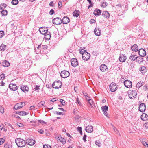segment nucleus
Returning a JSON list of instances; mask_svg holds the SVG:
<instances>
[{
	"label": "nucleus",
	"mask_w": 148,
	"mask_h": 148,
	"mask_svg": "<svg viewBox=\"0 0 148 148\" xmlns=\"http://www.w3.org/2000/svg\"><path fill=\"white\" fill-rule=\"evenodd\" d=\"M100 69L102 72H104L108 70V68L106 65L102 64L100 66Z\"/></svg>",
	"instance_id": "obj_18"
},
{
	"label": "nucleus",
	"mask_w": 148,
	"mask_h": 148,
	"mask_svg": "<svg viewBox=\"0 0 148 148\" xmlns=\"http://www.w3.org/2000/svg\"><path fill=\"white\" fill-rule=\"evenodd\" d=\"M90 22L91 24H92L95 22V21L93 19H92L90 21Z\"/></svg>",
	"instance_id": "obj_64"
},
{
	"label": "nucleus",
	"mask_w": 148,
	"mask_h": 148,
	"mask_svg": "<svg viewBox=\"0 0 148 148\" xmlns=\"http://www.w3.org/2000/svg\"><path fill=\"white\" fill-rule=\"evenodd\" d=\"M139 70L141 71V73L143 74H145L147 71V69L144 66L141 67L140 68Z\"/></svg>",
	"instance_id": "obj_28"
},
{
	"label": "nucleus",
	"mask_w": 148,
	"mask_h": 148,
	"mask_svg": "<svg viewBox=\"0 0 148 148\" xmlns=\"http://www.w3.org/2000/svg\"><path fill=\"white\" fill-rule=\"evenodd\" d=\"M76 103H77L80 106L81 105V103L79 101V100L78 98H77V99L76 100Z\"/></svg>",
	"instance_id": "obj_52"
},
{
	"label": "nucleus",
	"mask_w": 148,
	"mask_h": 148,
	"mask_svg": "<svg viewBox=\"0 0 148 148\" xmlns=\"http://www.w3.org/2000/svg\"><path fill=\"white\" fill-rule=\"evenodd\" d=\"M56 139L60 141V142H62V137L60 136L56 137Z\"/></svg>",
	"instance_id": "obj_42"
},
{
	"label": "nucleus",
	"mask_w": 148,
	"mask_h": 148,
	"mask_svg": "<svg viewBox=\"0 0 148 148\" xmlns=\"http://www.w3.org/2000/svg\"><path fill=\"white\" fill-rule=\"evenodd\" d=\"M45 102L43 101H41L38 104V105H39L40 106H43Z\"/></svg>",
	"instance_id": "obj_53"
},
{
	"label": "nucleus",
	"mask_w": 148,
	"mask_h": 148,
	"mask_svg": "<svg viewBox=\"0 0 148 148\" xmlns=\"http://www.w3.org/2000/svg\"><path fill=\"white\" fill-rule=\"evenodd\" d=\"M19 86L21 90L24 92H27L29 90V88L27 86L22 84L20 85Z\"/></svg>",
	"instance_id": "obj_12"
},
{
	"label": "nucleus",
	"mask_w": 148,
	"mask_h": 148,
	"mask_svg": "<svg viewBox=\"0 0 148 148\" xmlns=\"http://www.w3.org/2000/svg\"><path fill=\"white\" fill-rule=\"evenodd\" d=\"M95 143L99 147H100L101 145V143L99 141H95Z\"/></svg>",
	"instance_id": "obj_44"
},
{
	"label": "nucleus",
	"mask_w": 148,
	"mask_h": 148,
	"mask_svg": "<svg viewBox=\"0 0 148 148\" xmlns=\"http://www.w3.org/2000/svg\"><path fill=\"white\" fill-rule=\"evenodd\" d=\"M5 77V75L4 74L2 73L0 75V79H1L3 78V79H4Z\"/></svg>",
	"instance_id": "obj_46"
},
{
	"label": "nucleus",
	"mask_w": 148,
	"mask_h": 148,
	"mask_svg": "<svg viewBox=\"0 0 148 148\" xmlns=\"http://www.w3.org/2000/svg\"><path fill=\"white\" fill-rule=\"evenodd\" d=\"M85 130L88 133H91L93 130V127L91 125L87 126Z\"/></svg>",
	"instance_id": "obj_19"
},
{
	"label": "nucleus",
	"mask_w": 148,
	"mask_h": 148,
	"mask_svg": "<svg viewBox=\"0 0 148 148\" xmlns=\"http://www.w3.org/2000/svg\"><path fill=\"white\" fill-rule=\"evenodd\" d=\"M144 126L146 128H148V123H145L144 124Z\"/></svg>",
	"instance_id": "obj_59"
},
{
	"label": "nucleus",
	"mask_w": 148,
	"mask_h": 148,
	"mask_svg": "<svg viewBox=\"0 0 148 148\" xmlns=\"http://www.w3.org/2000/svg\"><path fill=\"white\" fill-rule=\"evenodd\" d=\"M71 62L72 65L73 67L76 66L78 63L77 59L76 58H73L71 59Z\"/></svg>",
	"instance_id": "obj_13"
},
{
	"label": "nucleus",
	"mask_w": 148,
	"mask_h": 148,
	"mask_svg": "<svg viewBox=\"0 0 148 148\" xmlns=\"http://www.w3.org/2000/svg\"><path fill=\"white\" fill-rule=\"evenodd\" d=\"M88 101L89 103L90 104V105L91 107H93V106H92V104L93 103V101L92 100H91V99H88Z\"/></svg>",
	"instance_id": "obj_41"
},
{
	"label": "nucleus",
	"mask_w": 148,
	"mask_h": 148,
	"mask_svg": "<svg viewBox=\"0 0 148 148\" xmlns=\"http://www.w3.org/2000/svg\"><path fill=\"white\" fill-rule=\"evenodd\" d=\"M146 51L143 49H140L139 50L138 54L141 57H144L146 55Z\"/></svg>",
	"instance_id": "obj_16"
},
{
	"label": "nucleus",
	"mask_w": 148,
	"mask_h": 148,
	"mask_svg": "<svg viewBox=\"0 0 148 148\" xmlns=\"http://www.w3.org/2000/svg\"><path fill=\"white\" fill-rule=\"evenodd\" d=\"M7 49L6 46L4 44H2L0 46V51H4Z\"/></svg>",
	"instance_id": "obj_33"
},
{
	"label": "nucleus",
	"mask_w": 148,
	"mask_h": 148,
	"mask_svg": "<svg viewBox=\"0 0 148 148\" xmlns=\"http://www.w3.org/2000/svg\"><path fill=\"white\" fill-rule=\"evenodd\" d=\"M62 20V23L63 24H66L69 23L70 22V19L67 16H64Z\"/></svg>",
	"instance_id": "obj_15"
},
{
	"label": "nucleus",
	"mask_w": 148,
	"mask_h": 148,
	"mask_svg": "<svg viewBox=\"0 0 148 148\" xmlns=\"http://www.w3.org/2000/svg\"><path fill=\"white\" fill-rule=\"evenodd\" d=\"M108 4L106 2H102L101 4V6L103 8H104L107 6Z\"/></svg>",
	"instance_id": "obj_39"
},
{
	"label": "nucleus",
	"mask_w": 148,
	"mask_h": 148,
	"mask_svg": "<svg viewBox=\"0 0 148 148\" xmlns=\"http://www.w3.org/2000/svg\"><path fill=\"white\" fill-rule=\"evenodd\" d=\"M17 124L18 126L21 127H22L23 126V124L19 123H17Z\"/></svg>",
	"instance_id": "obj_57"
},
{
	"label": "nucleus",
	"mask_w": 148,
	"mask_h": 148,
	"mask_svg": "<svg viewBox=\"0 0 148 148\" xmlns=\"http://www.w3.org/2000/svg\"><path fill=\"white\" fill-rule=\"evenodd\" d=\"M44 38L46 40H49L50 39L51 37V34L49 32H46V33L44 34Z\"/></svg>",
	"instance_id": "obj_20"
},
{
	"label": "nucleus",
	"mask_w": 148,
	"mask_h": 148,
	"mask_svg": "<svg viewBox=\"0 0 148 148\" xmlns=\"http://www.w3.org/2000/svg\"><path fill=\"white\" fill-rule=\"evenodd\" d=\"M15 143L18 147H20L25 146L26 144L25 141L23 139L19 138H17L16 139Z\"/></svg>",
	"instance_id": "obj_1"
},
{
	"label": "nucleus",
	"mask_w": 148,
	"mask_h": 148,
	"mask_svg": "<svg viewBox=\"0 0 148 148\" xmlns=\"http://www.w3.org/2000/svg\"><path fill=\"white\" fill-rule=\"evenodd\" d=\"M39 30L41 34H44L46 33V32H48V29L47 28L45 27L40 28Z\"/></svg>",
	"instance_id": "obj_11"
},
{
	"label": "nucleus",
	"mask_w": 148,
	"mask_h": 148,
	"mask_svg": "<svg viewBox=\"0 0 148 148\" xmlns=\"http://www.w3.org/2000/svg\"><path fill=\"white\" fill-rule=\"evenodd\" d=\"M2 16H6L7 14V11L6 10H3L1 12Z\"/></svg>",
	"instance_id": "obj_35"
},
{
	"label": "nucleus",
	"mask_w": 148,
	"mask_h": 148,
	"mask_svg": "<svg viewBox=\"0 0 148 148\" xmlns=\"http://www.w3.org/2000/svg\"><path fill=\"white\" fill-rule=\"evenodd\" d=\"M16 114L21 116L26 115L28 114V113H27L24 111H16Z\"/></svg>",
	"instance_id": "obj_30"
},
{
	"label": "nucleus",
	"mask_w": 148,
	"mask_h": 148,
	"mask_svg": "<svg viewBox=\"0 0 148 148\" xmlns=\"http://www.w3.org/2000/svg\"><path fill=\"white\" fill-rule=\"evenodd\" d=\"M146 109V105L145 104L142 103L139 106V110L143 112L145 111Z\"/></svg>",
	"instance_id": "obj_14"
},
{
	"label": "nucleus",
	"mask_w": 148,
	"mask_h": 148,
	"mask_svg": "<svg viewBox=\"0 0 148 148\" xmlns=\"http://www.w3.org/2000/svg\"><path fill=\"white\" fill-rule=\"evenodd\" d=\"M62 6V2L61 1H60L58 4V7L59 8H61Z\"/></svg>",
	"instance_id": "obj_50"
},
{
	"label": "nucleus",
	"mask_w": 148,
	"mask_h": 148,
	"mask_svg": "<svg viewBox=\"0 0 148 148\" xmlns=\"http://www.w3.org/2000/svg\"><path fill=\"white\" fill-rule=\"evenodd\" d=\"M6 6V4L5 3H3L1 4L0 5V9L1 10H4V9L5 8Z\"/></svg>",
	"instance_id": "obj_36"
},
{
	"label": "nucleus",
	"mask_w": 148,
	"mask_h": 148,
	"mask_svg": "<svg viewBox=\"0 0 148 148\" xmlns=\"http://www.w3.org/2000/svg\"><path fill=\"white\" fill-rule=\"evenodd\" d=\"M101 109L103 112L104 114L107 117H108V114L107 113V112L108 110V107L106 105H105L101 107Z\"/></svg>",
	"instance_id": "obj_9"
},
{
	"label": "nucleus",
	"mask_w": 148,
	"mask_h": 148,
	"mask_svg": "<svg viewBox=\"0 0 148 148\" xmlns=\"http://www.w3.org/2000/svg\"><path fill=\"white\" fill-rule=\"evenodd\" d=\"M102 15L104 17L108 18L110 17V14L107 11H105L103 12L102 13Z\"/></svg>",
	"instance_id": "obj_23"
},
{
	"label": "nucleus",
	"mask_w": 148,
	"mask_h": 148,
	"mask_svg": "<svg viewBox=\"0 0 148 148\" xmlns=\"http://www.w3.org/2000/svg\"><path fill=\"white\" fill-rule=\"evenodd\" d=\"M126 57L123 54L121 55L119 58V59L121 62H125L126 60Z\"/></svg>",
	"instance_id": "obj_26"
},
{
	"label": "nucleus",
	"mask_w": 148,
	"mask_h": 148,
	"mask_svg": "<svg viewBox=\"0 0 148 148\" xmlns=\"http://www.w3.org/2000/svg\"><path fill=\"white\" fill-rule=\"evenodd\" d=\"M38 132L39 133H40L41 134H42L44 133V130L42 129H38Z\"/></svg>",
	"instance_id": "obj_47"
},
{
	"label": "nucleus",
	"mask_w": 148,
	"mask_h": 148,
	"mask_svg": "<svg viewBox=\"0 0 148 148\" xmlns=\"http://www.w3.org/2000/svg\"><path fill=\"white\" fill-rule=\"evenodd\" d=\"M94 32L95 35L99 36L101 34V30L100 29L95 28L94 30Z\"/></svg>",
	"instance_id": "obj_25"
},
{
	"label": "nucleus",
	"mask_w": 148,
	"mask_h": 148,
	"mask_svg": "<svg viewBox=\"0 0 148 148\" xmlns=\"http://www.w3.org/2000/svg\"><path fill=\"white\" fill-rule=\"evenodd\" d=\"M84 53H82V59L84 60L87 61L90 58V55L89 53L86 52L85 50H84Z\"/></svg>",
	"instance_id": "obj_4"
},
{
	"label": "nucleus",
	"mask_w": 148,
	"mask_h": 148,
	"mask_svg": "<svg viewBox=\"0 0 148 148\" xmlns=\"http://www.w3.org/2000/svg\"><path fill=\"white\" fill-rule=\"evenodd\" d=\"M56 113L57 114H59L60 115H63V113L62 112H56Z\"/></svg>",
	"instance_id": "obj_60"
},
{
	"label": "nucleus",
	"mask_w": 148,
	"mask_h": 148,
	"mask_svg": "<svg viewBox=\"0 0 148 148\" xmlns=\"http://www.w3.org/2000/svg\"><path fill=\"white\" fill-rule=\"evenodd\" d=\"M77 130L79 132L81 131L82 130V128L81 127H77Z\"/></svg>",
	"instance_id": "obj_63"
},
{
	"label": "nucleus",
	"mask_w": 148,
	"mask_h": 148,
	"mask_svg": "<svg viewBox=\"0 0 148 148\" xmlns=\"http://www.w3.org/2000/svg\"><path fill=\"white\" fill-rule=\"evenodd\" d=\"M131 49L133 51L136 52L138 51V47L137 45H134L132 47H131Z\"/></svg>",
	"instance_id": "obj_31"
},
{
	"label": "nucleus",
	"mask_w": 148,
	"mask_h": 148,
	"mask_svg": "<svg viewBox=\"0 0 148 148\" xmlns=\"http://www.w3.org/2000/svg\"><path fill=\"white\" fill-rule=\"evenodd\" d=\"M69 73L68 71L64 70L62 71L60 73V75L63 78H66L69 75Z\"/></svg>",
	"instance_id": "obj_6"
},
{
	"label": "nucleus",
	"mask_w": 148,
	"mask_h": 148,
	"mask_svg": "<svg viewBox=\"0 0 148 148\" xmlns=\"http://www.w3.org/2000/svg\"><path fill=\"white\" fill-rule=\"evenodd\" d=\"M86 135L84 134L83 138V140H84V142H86Z\"/></svg>",
	"instance_id": "obj_55"
},
{
	"label": "nucleus",
	"mask_w": 148,
	"mask_h": 148,
	"mask_svg": "<svg viewBox=\"0 0 148 148\" xmlns=\"http://www.w3.org/2000/svg\"><path fill=\"white\" fill-rule=\"evenodd\" d=\"M124 85L127 88H130L132 87V82L131 81L127 80L124 82Z\"/></svg>",
	"instance_id": "obj_8"
},
{
	"label": "nucleus",
	"mask_w": 148,
	"mask_h": 148,
	"mask_svg": "<svg viewBox=\"0 0 148 148\" xmlns=\"http://www.w3.org/2000/svg\"><path fill=\"white\" fill-rule=\"evenodd\" d=\"M142 143L143 145L145 146V147H146V145H147V142L145 141H143L142 142Z\"/></svg>",
	"instance_id": "obj_61"
},
{
	"label": "nucleus",
	"mask_w": 148,
	"mask_h": 148,
	"mask_svg": "<svg viewBox=\"0 0 148 148\" xmlns=\"http://www.w3.org/2000/svg\"><path fill=\"white\" fill-rule=\"evenodd\" d=\"M139 58L140 59V60H138V62L139 63H140L143 62V60L142 58L139 57V58H138V60L139 59Z\"/></svg>",
	"instance_id": "obj_56"
},
{
	"label": "nucleus",
	"mask_w": 148,
	"mask_h": 148,
	"mask_svg": "<svg viewBox=\"0 0 148 148\" xmlns=\"http://www.w3.org/2000/svg\"><path fill=\"white\" fill-rule=\"evenodd\" d=\"M137 58H138L139 57H138L136 55L132 53L131 54L129 59L131 61H134L137 59Z\"/></svg>",
	"instance_id": "obj_21"
},
{
	"label": "nucleus",
	"mask_w": 148,
	"mask_h": 148,
	"mask_svg": "<svg viewBox=\"0 0 148 148\" xmlns=\"http://www.w3.org/2000/svg\"><path fill=\"white\" fill-rule=\"evenodd\" d=\"M40 87V86H37L36 85V86L35 88H34L35 90L37 91V92H38V90L40 89V88H39Z\"/></svg>",
	"instance_id": "obj_51"
},
{
	"label": "nucleus",
	"mask_w": 148,
	"mask_h": 148,
	"mask_svg": "<svg viewBox=\"0 0 148 148\" xmlns=\"http://www.w3.org/2000/svg\"><path fill=\"white\" fill-rule=\"evenodd\" d=\"M25 103L23 102L16 104L14 106V108L16 110L21 108L25 105Z\"/></svg>",
	"instance_id": "obj_10"
},
{
	"label": "nucleus",
	"mask_w": 148,
	"mask_h": 148,
	"mask_svg": "<svg viewBox=\"0 0 148 148\" xmlns=\"http://www.w3.org/2000/svg\"><path fill=\"white\" fill-rule=\"evenodd\" d=\"M2 64L3 66L4 67H8L10 65V63L8 61L5 60L2 62Z\"/></svg>",
	"instance_id": "obj_32"
},
{
	"label": "nucleus",
	"mask_w": 148,
	"mask_h": 148,
	"mask_svg": "<svg viewBox=\"0 0 148 148\" xmlns=\"http://www.w3.org/2000/svg\"><path fill=\"white\" fill-rule=\"evenodd\" d=\"M53 22L54 24L58 25L61 24L62 21L60 18L57 17L53 19Z\"/></svg>",
	"instance_id": "obj_7"
},
{
	"label": "nucleus",
	"mask_w": 148,
	"mask_h": 148,
	"mask_svg": "<svg viewBox=\"0 0 148 148\" xmlns=\"http://www.w3.org/2000/svg\"><path fill=\"white\" fill-rule=\"evenodd\" d=\"M43 148H51V147L49 145L45 144L43 145Z\"/></svg>",
	"instance_id": "obj_45"
},
{
	"label": "nucleus",
	"mask_w": 148,
	"mask_h": 148,
	"mask_svg": "<svg viewBox=\"0 0 148 148\" xmlns=\"http://www.w3.org/2000/svg\"><path fill=\"white\" fill-rule=\"evenodd\" d=\"M143 84V82H139L136 84V87L138 89L140 88Z\"/></svg>",
	"instance_id": "obj_34"
},
{
	"label": "nucleus",
	"mask_w": 148,
	"mask_h": 148,
	"mask_svg": "<svg viewBox=\"0 0 148 148\" xmlns=\"http://www.w3.org/2000/svg\"><path fill=\"white\" fill-rule=\"evenodd\" d=\"M30 123H32L33 124H32V125L34 126H37V125L36 124V121H32L30 122Z\"/></svg>",
	"instance_id": "obj_43"
},
{
	"label": "nucleus",
	"mask_w": 148,
	"mask_h": 148,
	"mask_svg": "<svg viewBox=\"0 0 148 148\" xmlns=\"http://www.w3.org/2000/svg\"><path fill=\"white\" fill-rule=\"evenodd\" d=\"M59 101L61 103L62 106H64L65 105V102L64 100L62 99H60Z\"/></svg>",
	"instance_id": "obj_40"
},
{
	"label": "nucleus",
	"mask_w": 148,
	"mask_h": 148,
	"mask_svg": "<svg viewBox=\"0 0 148 148\" xmlns=\"http://www.w3.org/2000/svg\"><path fill=\"white\" fill-rule=\"evenodd\" d=\"M137 94V90H130L128 93V95L130 98L134 99L136 98Z\"/></svg>",
	"instance_id": "obj_2"
},
{
	"label": "nucleus",
	"mask_w": 148,
	"mask_h": 148,
	"mask_svg": "<svg viewBox=\"0 0 148 148\" xmlns=\"http://www.w3.org/2000/svg\"><path fill=\"white\" fill-rule=\"evenodd\" d=\"M4 112V108L2 106H0V112L3 113Z\"/></svg>",
	"instance_id": "obj_38"
},
{
	"label": "nucleus",
	"mask_w": 148,
	"mask_h": 148,
	"mask_svg": "<svg viewBox=\"0 0 148 148\" xmlns=\"http://www.w3.org/2000/svg\"><path fill=\"white\" fill-rule=\"evenodd\" d=\"M141 118L142 120L146 121L148 119V116L145 113H143L141 115Z\"/></svg>",
	"instance_id": "obj_27"
},
{
	"label": "nucleus",
	"mask_w": 148,
	"mask_h": 148,
	"mask_svg": "<svg viewBox=\"0 0 148 148\" xmlns=\"http://www.w3.org/2000/svg\"><path fill=\"white\" fill-rule=\"evenodd\" d=\"M18 3V0H12L11 2V3L14 5H16Z\"/></svg>",
	"instance_id": "obj_37"
},
{
	"label": "nucleus",
	"mask_w": 148,
	"mask_h": 148,
	"mask_svg": "<svg viewBox=\"0 0 148 148\" xmlns=\"http://www.w3.org/2000/svg\"><path fill=\"white\" fill-rule=\"evenodd\" d=\"M80 12L77 10H75L73 12V14L74 16L77 17L79 15Z\"/></svg>",
	"instance_id": "obj_29"
},
{
	"label": "nucleus",
	"mask_w": 148,
	"mask_h": 148,
	"mask_svg": "<svg viewBox=\"0 0 148 148\" xmlns=\"http://www.w3.org/2000/svg\"><path fill=\"white\" fill-rule=\"evenodd\" d=\"M83 49H79V53L81 54H82V53H83L84 52L83 51Z\"/></svg>",
	"instance_id": "obj_62"
},
{
	"label": "nucleus",
	"mask_w": 148,
	"mask_h": 148,
	"mask_svg": "<svg viewBox=\"0 0 148 148\" xmlns=\"http://www.w3.org/2000/svg\"><path fill=\"white\" fill-rule=\"evenodd\" d=\"M62 82L60 81H55L52 84L53 87L54 88L58 89L61 87Z\"/></svg>",
	"instance_id": "obj_3"
},
{
	"label": "nucleus",
	"mask_w": 148,
	"mask_h": 148,
	"mask_svg": "<svg viewBox=\"0 0 148 148\" xmlns=\"http://www.w3.org/2000/svg\"><path fill=\"white\" fill-rule=\"evenodd\" d=\"M54 13V11L53 9H51L49 12V14L51 15H52Z\"/></svg>",
	"instance_id": "obj_54"
},
{
	"label": "nucleus",
	"mask_w": 148,
	"mask_h": 148,
	"mask_svg": "<svg viewBox=\"0 0 148 148\" xmlns=\"http://www.w3.org/2000/svg\"><path fill=\"white\" fill-rule=\"evenodd\" d=\"M26 143L27 144V143L29 145H32L35 143V141L33 139H29L27 140Z\"/></svg>",
	"instance_id": "obj_22"
},
{
	"label": "nucleus",
	"mask_w": 148,
	"mask_h": 148,
	"mask_svg": "<svg viewBox=\"0 0 148 148\" xmlns=\"http://www.w3.org/2000/svg\"><path fill=\"white\" fill-rule=\"evenodd\" d=\"M42 47L43 49H47V47L46 45H42Z\"/></svg>",
	"instance_id": "obj_58"
},
{
	"label": "nucleus",
	"mask_w": 148,
	"mask_h": 148,
	"mask_svg": "<svg viewBox=\"0 0 148 148\" xmlns=\"http://www.w3.org/2000/svg\"><path fill=\"white\" fill-rule=\"evenodd\" d=\"M101 11L99 9H96L94 11V14L95 16H99L101 14Z\"/></svg>",
	"instance_id": "obj_24"
},
{
	"label": "nucleus",
	"mask_w": 148,
	"mask_h": 148,
	"mask_svg": "<svg viewBox=\"0 0 148 148\" xmlns=\"http://www.w3.org/2000/svg\"><path fill=\"white\" fill-rule=\"evenodd\" d=\"M9 88L12 90L15 91L17 89V86L16 84H10L9 85Z\"/></svg>",
	"instance_id": "obj_17"
},
{
	"label": "nucleus",
	"mask_w": 148,
	"mask_h": 148,
	"mask_svg": "<svg viewBox=\"0 0 148 148\" xmlns=\"http://www.w3.org/2000/svg\"><path fill=\"white\" fill-rule=\"evenodd\" d=\"M112 92L115 91L117 88L116 84L114 82H112L109 86Z\"/></svg>",
	"instance_id": "obj_5"
},
{
	"label": "nucleus",
	"mask_w": 148,
	"mask_h": 148,
	"mask_svg": "<svg viewBox=\"0 0 148 148\" xmlns=\"http://www.w3.org/2000/svg\"><path fill=\"white\" fill-rule=\"evenodd\" d=\"M5 141V140L3 138L0 139V145L3 144Z\"/></svg>",
	"instance_id": "obj_49"
},
{
	"label": "nucleus",
	"mask_w": 148,
	"mask_h": 148,
	"mask_svg": "<svg viewBox=\"0 0 148 148\" xmlns=\"http://www.w3.org/2000/svg\"><path fill=\"white\" fill-rule=\"evenodd\" d=\"M4 34V32L2 31H0V38H1Z\"/></svg>",
	"instance_id": "obj_48"
}]
</instances>
